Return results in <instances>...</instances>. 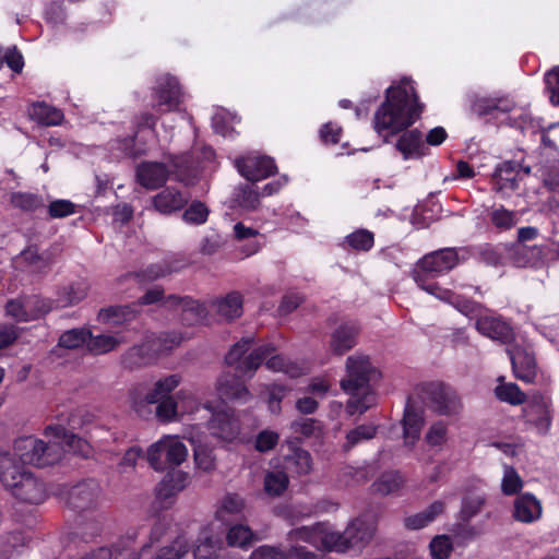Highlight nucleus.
<instances>
[{
    "label": "nucleus",
    "instance_id": "1",
    "mask_svg": "<svg viewBox=\"0 0 559 559\" xmlns=\"http://www.w3.org/2000/svg\"><path fill=\"white\" fill-rule=\"evenodd\" d=\"M424 108L411 79L404 78L400 84L386 88L384 102L374 112L373 128L385 143L390 142L391 136L403 132L395 147L405 160L424 155L421 132L418 129L408 130L420 118Z\"/></svg>",
    "mask_w": 559,
    "mask_h": 559
},
{
    "label": "nucleus",
    "instance_id": "2",
    "mask_svg": "<svg viewBox=\"0 0 559 559\" xmlns=\"http://www.w3.org/2000/svg\"><path fill=\"white\" fill-rule=\"evenodd\" d=\"M44 436L49 440L45 442L33 436L22 437L14 442V457L19 463L36 467H47L58 463L64 452V447L79 452L83 457L91 453L90 444L61 424H51L44 429Z\"/></svg>",
    "mask_w": 559,
    "mask_h": 559
},
{
    "label": "nucleus",
    "instance_id": "3",
    "mask_svg": "<svg viewBox=\"0 0 559 559\" xmlns=\"http://www.w3.org/2000/svg\"><path fill=\"white\" fill-rule=\"evenodd\" d=\"M347 376L341 380V388L349 394L346 412L353 416L364 414L376 404L377 395L370 381L379 376L368 356H349L346 360Z\"/></svg>",
    "mask_w": 559,
    "mask_h": 559
},
{
    "label": "nucleus",
    "instance_id": "4",
    "mask_svg": "<svg viewBox=\"0 0 559 559\" xmlns=\"http://www.w3.org/2000/svg\"><path fill=\"white\" fill-rule=\"evenodd\" d=\"M0 481L21 502L39 504L46 498L44 483L10 453L0 454Z\"/></svg>",
    "mask_w": 559,
    "mask_h": 559
},
{
    "label": "nucleus",
    "instance_id": "5",
    "mask_svg": "<svg viewBox=\"0 0 559 559\" xmlns=\"http://www.w3.org/2000/svg\"><path fill=\"white\" fill-rule=\"evenodd\" d=\"M460 250L447 247L426 253L414 265L412 278L420 289L430 295L435 294L442 288L435 280L451 272L461 263Z\"/></svg>",
    "mask_w": 559,
    "mask_h": 559
},
{
    "label": "nucleus",
    "instance_id": "6",
    "mask_svg": "<svg viewBox=\"0 0 559 559\" xmlns=\"http://www.w3.org/2000/svg\"><path fill=\"white\" fill-rule=\"evenodd\" d=\"M255 338L246 336L231 346L225 356V362L228 366H235V370L241 377L251 379L264 360L276 352L272 343H266L255 347L251 353L245 356L253 346Z\"/></svg>",
    "mask_w": 559,
    "mask_h": 559
},
{
    "label": "nucleus",
    "instance_id": "7",
    "mask_svg": "<svg viewBox=\"0 0 559 559\" xmlns=\"http://www.w3.org/2000/svg\"><path fill=\"white\" fill-rule=\"evenodd\" d=\"M374 533V522L364 516H358L347 525L343 533H325L321 538V543L328 551L345 552L350 548L366 546L370 543Z\"/></svg>",
    "mask_w": 559,
    "mask_h": 559
},
{
    "label": "nucleus",
    "instance_id": "8",
    "mask_svg": "<svg viewBox=\"0 0 559 559\" xmlns=\"http://www.w3.org/2000/svg\"><path fill=\"white\" fill-rule=\"evenodd\" d=\"M419 395L426 406L439 416H457L463 403L457 391L441 381L424 382L419 385Z\"/></svg>",
    "mask_w": 559,
    "mask_h": 559
},
{
    "label": "nucleus",
    "instance_id": "9",
    "mask_svg": "<svg viewBox=\"0 0 559 559\" xmlns=\"http://www.w3.org/2000/svg\"><path fill=\"white\" fill-rule=\"evenodd\" d=\"M187 456V447L174 437H164L147 449V461L155 471L178 466Z\"/></svg>",
    "mask_w": 559,
    "mask_h": 559
},
{
    "label": "nucleus",
    "instance_id": "10",
    "mask_svg": "<svg viewBox=\"0 0 559 559\" xmlns=\"http://www.w3.org/2000/svg\"><path fill=\"white\" fill-rule=\"evenodd\" d=\"M156 100L153 108L159 114L178 110L182 102V91L179 81L171 75L162 78L153 92Z\"/></svg>",
    "mask_w": 559,
    "mask_h": 559
},
{
    "label": "nucleus",
    "instance_id": "11",
    "mask_svg": "<svg viewBox=\"0 0 559 559\" xmlns=\"http://www.w3.org/2000/svg\"><path fill=\"white\" fill-rule=\"evenodd\" d=\"M100 491V486L96 479L82 480L68 491L67 504L75 512L91 510L97 506Z\"/></svg>",
    "mask_w": 559,
    "mask_h": 559
},
{
    "label": "nucleus",
    "instance_id": "12",
    "mask_svg": "<svg viewBox=\"0 0 559 559\" xmlns=\"http://www.w3.org/2000/svg\"><path fill=\"white\" fill-rule=\"evenodd\" d=\"M236 167L239 174L251 182L266 179L277 173L275 160L266 155L237 158Z\"/></svg>",
    "mask_w": 559,
    "mask_h": 559
},
{
    "label": "nucleus",
    "instance_id": "13",
    "mask_svg": "<svg viewBox=\"0 0 559 559\" xmlns=\"http://www.w3.org/2000/svg\"><path fill=\"white\" fill-rule=\"evenodd\" d=\"M475 328L481 335L503 345H511L515 341L513 326L502 316L479 317Z\"/></svg>",
    "mask_w": 559,
    "mask_h": 559
},
{
    "label": "nucleus",
    "instance_id": "14",
    "mask_svg": "<svg viewBox=\"0 0 559 559\" xmlns=\"http://www.w3.org/2000/svg\"><path fill=\"white\" fill-rule=\"evenodd\" d=\"M522 412L526 424L534 427L539 435L548 433L552 416L550 405L543 395H533Z\"/></svg>",
    "mask_w": 559,
    "mask_h": 559
},
{
    "label": "nucleus",
    "instance_id": "15",
    "mask_svg": "<svg viewBox=\"0 0 559 559\" xmlns=\"http://www.w3.org/2000/svg\"><path fill=\"white\" fill-rule=\"evenodd\" d=\"M209 430L212 436L233 442L241 432V423L233 409L214 412L209 420Z\"/></svg>",
    "mask_w": 559,
    "mask_h": 559
},
{
    "label": "nucleus",
    "instance_id": "16",
    "mask_svg": "<svg viewBox=\"0 0 559 559\" xmlns=\"http://www.w3.org/2000/svg\"><path fill=\"white\" fill-rule=\"evenodd\" d=\"M506 352L510 358L514 377L525 383H533L537 377V362L534 353L518 345L508 347Z\"/></svg>",
    "mask_w": 559,
    "mask_h": 559
},
{
    "label": "nucleus",
    "instance_id": "17",
    "mask_svg": "<svg viewBox=\"0 0 559 559\" xmlns=\"http://www.w3.org/2000/svg\"><path fill=\"white\" fill-rule=\"evenodd\" d=\"M216 391L223 402L247 403L252 397L239 373H223L217 379Z\"/></svg>",
    "mask_w": 559,
    "mask_h": 559
},
{
    "label": "nucleus",
    "instance_id": "18",
    "mask_svg": "<svg viewBox=\"0 0 559 559\" xmlns=\"http://www.w3.org/2000/svg\"><path fill=\"white\" fill-rule=\"evenodd\" d=\"M141 308L138 304L115 305L102 308L98 311L97 320L104 324L114 326H128L141 316Z\"/></svg>",
    "mask_w": 559,
    "mask_h": 559
},
{
    "label": "nucleus",
    "instance_id": "19",
    "mask_svg": "<svg viewBox=\"0 0 559 559\" xmlns=\"http://www.w3.org/2000/svg\"><path fill=\"white\" fill-rule=\"evenodd\" d=\"M135 175L140 186L148 190H155L166 183L169 170L164 163L142 162L138 165Z\"/></svg>",
    "mask_w": 559,
    "mask_h": 559
},
{
    "label": "nucleus",
    "instance_id": "20",
    "mask_svg": "<svg viewBox=\"0 0 559 559\" xmlns=\"http://www.w3.org/2000/svg\"><path fill=\"white\" fill-rule=\"evenodd\" d=\"M157 358L152 342L148 335H146L141 344L130 347L122 354L121 365L126 369L134 370L153 364Z\"/></svg>",
    "mask_w": 559,
    "mask_h": 559
},
{
    "label": "nucleus",
    "instance_id": "21",
    "mask_svg": "<svg viewBox=\"0 0 559 559\" xmlns=\"http://www.w3.org/2000/svg\"><path fill=\"white\" fill-rule=\"evenodd\" d=\"M360 325L357 321L341 323L331 335L330 346L334 354L344 355L357 343Z\"/></svg>",
    "mask_w": 559,
    "mask_h": 559
},
{
    "label": "nucleus",
    "instance_id": "22",
    "mask_svg": "<svg viewBox=\"0 0 559 559\" xmlns=\"http://www.w3.org/2000/svg\"><path fill=\"white\" fill-rule=\"evenodd\" d=\"M522 165L515 160H504L493 173L492 181L497 191H515L521 179Z\"/></svg>",
    "mask_w": 559,
    "mask_h": 559
},
{
    "label": "nucleus",
    "instance_id": "23",
    "mask_svg": "<svg viewBox=\"0 0 559 559\" xmlns=\"http://www.w3.org/2000/svg\"><path fill=\"white\" fill-rule=\"evenodd\" d=\"M402 424L405 444L414 445L419 440L424 417L423 413L414 407L412 396L406 400Z\"/></svg>",
    "mask_w": 559,
    "mask_h": 559
},
{
    "label": "nucleus",
    "instance_id": "24",
    "mask_svg": "<svg viewBox=\"0 0 559 559\" xmlns=\"http://www.w3.org/2000/svg\"><path fill=\"white\" fill-rule=\"evenodd\" d=\"M188 473L179 469L168 472L156 486V499L166 502L187 487Z\"/></svg>",
    "mask_w": 559,
    "mask_h": 559
},
{
    "label": "nucleus",
    "instance_id": "25",
    "mask_svg": "<svg viewBox=\"0 0 559 559\" xmlns=\"http://www.w3.org/2000/svg\"><path fill=\"white\" fill-rule=\"evenodd\" d=\"M189 198L181 191L167 187L153 197L155 210L162 214H171L182 210L188 204Z\"/></svg>",
    "mask_w": 559,
    "mask_h": 559
},
{
    "label": "nucleus",
    "instance_id": "26",
    "mask_svg": "<svg viewBox=\"0 0 559 559\" xmlns=\"http://www.w3.org/2000/svg\"><path fill=\"white\" fill-rule=\"evenodd\" d=\"M542 515V506L536 497L525 492L514 501L513 518L522 523H532Z\"/></svg>",
    "mask_w": 559,
    "mask_h": 559
},
{
    "label": "nucleus",
    "instance_id": "27",
    "mask_svg": "<svg viewBox=\"0 0 559 559\" xmlns=\"http://www.w3.org/2000/svg\"><path fill=\"white\" fill-rule=\"evenodd\" d=\"M111 150L118 151L120 157L136 159L147 154V144L139 139L138 132L123 138H117L111 142Z\"/></svg>",
    "mask_w": 559,
    "mask_h": 559
},
{
    "label": "nucleus",
    "instance_id": "28",
    "mask_svg": "<svg viewBox=\"0 0 559 559\" xmlns=\"http://www.w3.org/2000/svg\"><path fill=\"white\" fill-rule=\"evenodd\" d=\"M212 306L216 308L217 313L233 321L242 316L243 297L239 292H230L226 296L213 300Z\"/></svg>",
    "mask_w": 559,
    "mask_h": 559
},
{
    "label": "nucleus",
    "instance_id": "29",
    "mask_svg": "<svg viewBox=\"0 0 559 559\" xmlns=\"http://www.w3.org/2000/svg\"><path fill=\"white\" fill-rule=\"evenodd\" d=\"M432 296L439 298L440 300H443L454 307L457 311H460L462 314L471 317L478 312L480 309V304L467 298L465 296L459 295L454 293L451 289L448 288H441L435 294H431Z\"/></svg>",
    "mask_w": 559,
    "mask_h": 559
},
{
    "label": "nucleus",
    "instance_id": "30",
    "mask_svg": "<svg viewBox=\"0 0 559 559\" xmlns=\"http://www.w3.org/2000/svg\"><path fill=\"white\" fill-rule=\"evenodd\" d=\"M168 164L173 167L176 179L185 185H191L197 179V169L193 166L192 156L189 153L170 155Z\"/></svg>",
    "mask_w": 559,
    "mask_h": 559
},
{
    "label": "nucleus",
    "instance_id": "31",
    "mask_svg": "<svg viewBox=\"0 0 559 559\" xmlns=\"http://www.w3.org/2000/svg\"><path fill=\"white\" fill-rule=\"evenodd\" d=\"M297 441H288L289 453L285 456V462L288 467L299 475H307L312 468L311 454L300 448Z\"/></svg>",
    "mask_w": 559,
    "mask_h": 559
},
{
    "label": "nucleus",
    "instance_id": "32",
    "mask_svg": "<svg viewBox=\"0 0 559 559\" xmlns=\"http://www.w3.org/2000/svg\"><path fill=\"white\" fill-rule=\"evenodd\" d=\"M178 271L179 267L175 265L174 262L169 260H162L160 262L150 264L141 271L134 272L133 277L138 283L145 284Z\"/></svg>",
    "mask_w": 559,
    "mask_h": 559
},
{
    "label": "nucleus",
    "instance_id": "33",
    "mask_svg": "<svg viewBox=\"0 0 559 559\" xmlns=\"http://www.w3.org/2000/svg\"><path fill=\"white\" fill-rule=\"evenodd\" d=\"M444 503L442 501H433L426 510L414 515L406 516L404 525L407 530H420L429 525L435 519L443 513Z\"/></svg>",
    "mask_w": 559,
    "mask_h": 559
},
{
    "label": "nucleus",
    "instance_id": "34",
    "mask_svg": "<svg viewBox=\"0 0 559 559\" xmlns=\"http://www.w3.org/2000/svg\"><path fill=\"white\" fill-rule=\"evenodd\" d=\"M513 107L514 105L511 102L503 98L480 97L473 102L472 111L479 117H484L495 111L508 114Z\"/></svg>",
    "mask_w": 559,
    "mask_h": 559
},
{
    "label": "nucleus",
    "instance_id": "35",
    "mask_svg": "<svg viewBox=\"0 0 559 559\" xmlns=\"http://www.w3.org/2000/svg\"><path fill=\"white\" fill-rule=\"evenodd\" d=\"M309 551L302 546H293L285 552L275 546L263 545L253 550L249 559H289V556L306 558Z\"/></svg>",
    "mask_w": 559,
    "mask_h": 559
},
{
    "label": "nucleus",
    "instance_id": "36",
    "mask_svg": "<svg viewBox=\"0 0 559 559\" xmlns=\"http://www.w3.org/2000/svg\"><path fill=\"white\" fill-rule=\"evenodd\" d=\"M179 374H170L159 379L153 390L145 395L146 403H157L158 400L171 397L170 393L180 384Z\"/></svg>",
    "mask_w": 559,
    "mask_h": 559
},
{
    "label": "nucleus",
    "instance_id": "37",
    "mask_svg": "<svg viewBox=\"0 0 559 559\" xmlns=\"http://www.w3.org/2000/svg\"><path fill=\"white\" fill-rule=\"evenodd\" d=\"M404 485V478L397 471L384 472L380 477L372 484L374 492L382 496L394 493L400 490Z\"/></svg>",
    "mask_w": 559,
    "mask_h": 559
},
{
    "label": "nucleus",
    "instance_id": "38",
    "mask_svg": "<svg viewBox=\"0 0 559 559\" xmlns=\"http://www.w3.org/2000/svg\"><path fill=\"white\" fill-rule=\"evenodd\" d=\"M87 296V287L83 283H72L62 286L57 292V301L61 307L78 305Z\"/></svg>",
    "mask_w": 559,
    "mask_h": 559
},
{
    "label": "nucleus",
    "instance_id": "39",
    "mask_svg": "<svg viewBox=\"0 0 559 559\" xmlns=\"http://www.w3.org/2000/svg\"><path fill=\"white\" fill-rule=\"evenodd\" d=\"M148 337L152 342V345L156 352L157 357L170 353L182 342L181 334L177 332H164L158 335L153 333L150 334Z\"/></svg>",
    "mask_w": 559,
    "mask_h": 559
},
{
    "label": "nucleus",
    "instance_id": "40",
    "mask_svg": "<svg viewBox=\"0 0 559 559\" xmlns=\"http://www.w3.org/2000/svg\"><path fill=\"white\" fill-rule=\"evenodd\" d=\"M492 226L500 231L512 229L519 222L518 212L506 209L503 205L492 209L489 213Z\"/></svg>",
    "mask_w": 559,
    "mask_h": 559
},
{
    "label": "nucleus",
    "instance_id": "41",
    "mask_svg": "<svg viewBox=\"0 0 559 559\" xmlns=\"http://www.w3.org/2000/svg\"><path fill=\"white\" fill-rule=\"evenodd\" d=\"M11 204L23 212H35L44 207L41 195L32 192H13L10 197Z\"/></svg>",
    "mask_w": 559,
    "mask_h": 559
},
{
    "label": "nucleus",
    "instance_id": "42",
    "mask_svg": "<svg viewBox=\"0 0 559 559\" xmlns=\"http://www.w3.org/2000/svg\"><path fill=\"white\" fill-rule=\"evenodd\" d=\"M255 539L251 528L242 524L231 526L226 535L227 544L231 547L248 548Z\"/></svg>",
    "mask_w": 559,
    "mask_h": 559
},
{
    "label": "nucleus",
    "instance_id": "43",
    "mask_svg": "<svg viewBox=\"0 0 559 559\" xmlns=\"http://www.w3.org/2000/svg\"><path fill=\"white\" fill-rule=\"evenodd\" d=\"M33 116L43 126H59L64 119L62 110L45 103L34 106Z\"/></svg>",
    "mask_w": 559,
    "mask_h": 559
},
{
    "label": "nucleus",
    "instance_id": "44",
    "mask_svg": "<svg viewBox=\"0 0 559 559\" xmlns=\"http://www.w3.org/2000/svg\"><path fill=\"white\" fill-rule=\"evenodd\" d=\"M92 336V332L85 328L71 329L64 331L59 340L58 346L67 349H78L83 345H87L88 337Z\"/></svg>",
    "mask_w": 559,
    "mask_h": 559
},
{
    "label": "nucleus",
    "instance_id": "45",
    "mask_svg": "<svg viewBox=\"0 0 559 559\" xmlns=\"http://www.w3.org/2000/svg\"><path fill=\"white\" fill-rule=\"evenodd\" d=\"M181 321L186 325H194L202 322L207 314L206 307L194 300L190 296L187 297L185 306L181 308Z\"/></svg>",
    "mask_w": 559,
    "mask_h": 559
},
{
    "label": "nucleus",
    "instance_id": "46",
    "mask_svg": "<svg viewBox=\"0 0 559 559\" xmlns=\"http://www.w3.org/2000/svg\"><path fill=\"white\" fill-rule=\"evenodd\" d=\"M289 485V478L285 472H267L264 477V490L269 496L278 497L285 492Z\"/></svg>",
    "mask_w": 559,
    "mask_h": 559
},
{
    "label": "nucleus",
    "instance_id": "47",
    "mask_svg": "<svg viewBox=\"0 0 559 559\" xmlns=\"http://www.w3.org/2000/svg\"><path fill=\"white\" fill-rule=\"evenodd\" d=\"M264 364L269 370L275 372L281 371L289 374L290 377H298L301 374V368L297 362L290 361L283 355L272 354L264 360Z\"/></svg>",
    "mask_w": 559,
    "mask_h": 559
},
{
    "label": "nucleus",
    "instance_id": "48",
    "mask_svg": "<svg viewBox=\"0 0 559 559\" xmlns=\"http://www.w3.org/2000/svg\"><path fill=\"white\" fill-rule=\"evenodd\" d=\"M223 547V542L213 536H205L200 539L193 549L194 559H218V552Z\"/></svg>",
    "mask_w": 559,
    "mask_h": 559
},
{
    "label": "nucleus",
    "instance_id": "49",
    "mask_svg": "<svg viewBox=\"0 0 559 559\" xmlns=\"http://www.w3.org/2000/svg\"><path fill=\"white\" fill-rule=\"evenodd\" d=\"M497 399L511 405H522L526 402L525 393L515 383L498 385L495 389Z\"/></svg>",
    "mask_w": 559,
    "mask_h": 559
},
{
    "label": "nucleus",
    "instance_id": "50",
    "mask_svg": "<svg viewBox=\"0 0 559 559\" xmlns=\"http://www.w3.org/2000/svg\"><path fill=\"white\" fill-rule=\"evenodd\" d=\"M210 210L200 200L192 201L182 213V219L190 225H203L207 222Z\"/></svg>",
    "mask_w": 559,
    "mask_h": 559
},
{
    "label": "nucleus",
    "instance_id": "51",
    "mask_svg": "<svg viewBox=\"0 0 559 559\" xmlns=\"http://www.w3.org/2000/svg\"><path fill=\"white\" fill-rule=\"evenodd\" d=\"M120 343L121 341L112 335H92L87 341V349L94 355H103L114 350Z\"/></svg>",
    "mask_w": 559,
    "mask_h": 559
},
{
    "label": "nucleus",
    "instance_id": "52",
    "mask_svg": "<svg viewBox=\"0 0 559 559\" xmlns=\"http://www.w3.org/2000/svg\"><path fill=\"white\" fill-rule=\"evenodd\" d=\"M345 242L356 251H369L374 245V236L367 229H357L345 237Z\"/></svg>",
    "mask_w": 559,
    "mask_h": 559
},
{
    "label": "nucleus",
    "instance_id": "53",
    "mask_svg": "<svg viewBox=\"0 0 559 559\" xmlns=\"http://www.w3.org/2000/svg\"><path fill=\"white\" fill-rule=\"evenodd\" d=\"M4 310L5 314L14 319L16 322L32 321L26 296L9 299L5 304Z\"/></svg>",
    "mask_w": 559,
    "mask_h": 559
},
{
    "label": "nucleus",
    "instance_id": "54",
    "mask_svg": "<svg viewBox=\"0 0 559 559\" xmlns=\"http://www.w3.org/2000/svg\"><path fill=\"white\" fill-rule=\"evenodd\" d=\"M136 538V532L127 533L126 536L119 538L112 546V557L115 559H134L135 548L134 542Z\"/></svg>",
    "mask_w": 559,
    "mask_h": 559
},
{
    "label": "nucleus",
    "instance_id": "55",
    "mask_svg": "<svg viewBox=\"0 0 559 559\" xmlns=\"http://www.w3.org/2000/svg\"><path fill=\"white\" fill-rule=\"evenodd\" d=\"M377 433V428L373 425H360L349 430L346 435V442L344 450L348 451L361 441L372 439Z\"/></svg>",
    "mask_w": 559,
    "mask_h": 559
},
{
    "label": "nucleus",
    "instance_id": "56",
    "mask_svg": "<svg viewBox=\"0 0 559 559\" xmlns=\"http://www.w3.org/2000/svg\"><path fill=\"white\" fill-rule=\"evenodd\" d=\"M189 552V544L183 538L175 539L169 546L158 550L155 559H180Z\"/></svg>",
    "mask_w": 559,
    "mask_h": 559
},
{
    "label": "nucleus",
    "instance_id": "57",
    "mask_svg": "<svg viewBox=\"0 0 559 559\" xmlns=\"http://www.w3.org/2000/svg\"><path fill=\"white\" fill-rule=\"evenodd\" d=\"M26 299L32 321L45 317L52 309V302L50 299H46L37 295L26 296Z\"/></svg>",
    "mask_w": 559,
    "mask_h": 559
},
{
    "label": "nucleus",
    "instance_id": "58",
    "mask_svg": "<svg viewBox=\"0 0 559 559\" xmlns=\"http://www.w3.org/2000/svg\"><path fill=\"white\" fill-rule=\"evenodd\" d=\"M433 559H448L453 550L451 538L448 535H437L429 544Z\"/></svg>",
    "mask_w": 559,
    "mask_h": 559
},
{
    "label": "nucleus",
    "instance_id": "59",
    "mask_svg": "<svg viewBox=\"0 0 559 559\" xmlns=\"http://www.w3.org/2000/svg\"><path fill=\"white\" fill-rule=\"evenodd\" d=\"M342 135L343 128L334 121L325 122L319 129V139L324 145L338 144Z\"/></svg>",
    "mask_w": 559,
    "mask_h": 559
},
{
    "label": "nucleus",
    "instance_id": "60",
    "mask_svg": "<svg viewBox=\"0 0 559 559\" xmlns=\"http://www.w3.org/2000/svg\"><path fill=\"white\" fill-rule=\"evenodd\" d=\"M485 503V499L479 496L465 497L462 501V507L460 511V518L463 522L468 523L474 516H476L483 506Z\"/></svg>",
    "mask_w": 559,
    "mask_h": 559
},
{
    "label": "nucleus",
    "instance_id": "61",
    "mask_svg": "<svg viewBox=\"0 0 559 559\" xmlns=\"http://www.w3.org/2000/svg\"><path fill=\"white\" fill-rule=\"evenodd\" d=\"M523 480L513 467H508L504 472L501 490L506 496H513L521 491Z\"/></svg>",
    "mask_w": 559,
    "mask_h": 559
},
{
    "label": "nucleus",
    "instance_id": "62",
    "mask_svg": "<svg viewBox=\"0 0 559 559\" xmlns=\"http://www.w3.org/2000/svg\"><path fill=\"white\" fill-rule=\"evenodd\" d=\"M544 82L550 103L554 106H559V66L545 73Z\"/></svg>",
    "mask_w": 559,
    "mask_h": 559
},
{
    "label": "nucleus",
    "instance_id": "63",
    "mask_svg": "<svg viewBox=\"0 0 559 559\" xmlns=\"http://www.w3.org/2000/svg\"><path fill=\"white\" fill-rule=\"evenodd\" d=\"M278 440L280 435L276 431L270 429L261 430L255 437L254 449L261 453L269 452L275 449Z\"/></svg>",
    "mask_w": 559,
    "mask_h": 559
},
{
    "label": "nucleus",
    "instance_id": "64",
    "mask_svg": "<svg viewBox=\"0 0 559 559\" xmlns=\"http://www.w3.org/2000/svg\"><path fill=\"white\" fill-rule=\"evenodd\" d=\"M194 462L199 468L210 472L215 467V457L213 450L207 445H198L194 448Z\"/></svg>",
    "mask_w": 559,
    "mask_h": 559
}]
</instances>
